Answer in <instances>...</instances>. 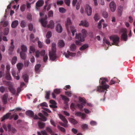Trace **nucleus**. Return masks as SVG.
I'll return each mask as SVG.
<instances>
[{"mask_svg":"<svg viewBox=\"0 0 135 135\" xmlns=\"http://www.w3.org/2000/svg\"><path fill=\"white\" fill-rule=\"evenodd\" d=\"M108 82V81L107 78L104 77L101 78L99 82L102 85L97 87V91L100 92H105V94L106 93V91L107 90V89L109 87V85L105 84L106 82Z\"/></svg>","mask_w":135,"mask_h":135,"instance_id":"1","label":"nucleus"},{"mask_svg":"<svg viewBox=\"0 0 135 135\" xmlns=\"http://www.w3.org/2000/svg\"><path fill=\"white\" fill-rule=\"evenodd\" d=\"M56 45L55 43H52V51L49 52V55L50 59L52 60H55L56 56Z\"/></svg>","mask_w":135,"mask_h":135,"instance_id":"2","label":"nucleus"},{"mask_svg":"<svg viewBox=\"0 0 135 135\" xmlns=\"http://www.w3.org/2000/svg\"><path fill=\"white\" fill-rule=\"evenodd\" d=\"M82 33L83 34V35L81 33H79L77 34H76L75 38L76 39H78L79 40L81 41H83L84 40V38L86 36L87 31L84 29H83L81 31Z\"/></svg>","mask_w":135,"mask_h":135,"instance_id":"3","label":"nucleus"},{"mask_svg":"<svg viewBox=\"0 0 135 135\" xmlns=\"http://www.w3.org/2000/svg\"><path fill=\"white\" fill-rule=\"evenodd\" d=\"M110 40L113 41L112 45L118 46V44L119 42L120 38L117 35H112L109 37Z\"/></svg>","mask_w":135,"mask_h":135,"instance_id":"4","label":"nucleus"},{"mask_svg":"<svg viewBox=\"0 0 135 135\" xmlns=\"http://www.w3.org/2000/svg\"><path fill=\"white\" fill-rule=\"evenodd\" d=\"M3 127L6 131L7 130V127L8 132H11L13 133H14L17 132L15 128L11 127V126L10 124H8L7 126L6 125L3 124Z\"/></svg>","mask_w":135,"mask_h":135,"instance_id":"5","label":"nucleus"},{"mask_svg":"<svg viewBox=\"0 0 135 135\" xmlns=\"http://www.w3.org/2000/svg\"><path fill=\"white\" fill-rule=\"evenodd\" d=\"M58 116L62 120L64 123L61 122L59 123V124L62 126L65 127H68L67 123L68 122L65 117L60 114H58Z\"/></svg>","mask_w":135,"mask_h":135,"instance_id":"6","label":"nucleus"},{"mask_svg":"<svg viewBox=\"0 0 135 135\" xmlns=\"http://www.w3.org/2000/svg\"><path fill=\"white\" fill-rule=\"evenodd\" d=\"M6 85L8 86V89L9 91L13 95H15L16 94V90L13 87V85L12 83L10 81H6Z\"/></svg>","mask_w":135,"mask_h":135,"instance_id":"7","label":"nucleus"},{"mask_svg":"<svg viewBox=\"0 0 135 135\" xmlns=\"http://www.w3.org/2000/svg\"><path fill=\"white\" fill-rule=\"evenodd\" d=\"M121 32L123 33L121 35V39L125 41H126L127 40L128 36L127 34V30L126 28H122L120 30Z\"/></svg>","mask_w":135,"mask_h":135,"instance_id":"8","label":"nucleus"},{"mask_svg":"<svg viewBox=\"0 0 135 135\" xmlns=\"http://www.w3.org/2000/svg\"><path fill=\"white\" fill-rule=\"evenodd\" d=\"M38 115L41 117V118H39L36 115H35L33 117L34 119H39L43 121H46L47 120V118L44 115L41 113H40L38 114Z\"/></svg>","mask_w":135,"mask_h":135,"instance_id":"9","label":"nucleus"},{"mask_svg":"<svg viewBox=\"0 0 135 135\" xmlns=\"http://www.w3.org/2000/svg\"><path fill=\"white\" fill-rule=\"evenodd\" d=\"M79 100L80 102H82L81 104L78 103L77 104V106L80 109H82L84 106V104H85L86 102L84 99L81 98H79Z\"/></svg>","mask_w":135,"mask_h":135,"instance_id":"10","label":"nucleus"},{"mask_svg":"<svg viewBox=\"0 0 135 135\" xmlns=\"http://www.w3.org/2000/svg\"><path fill=\"white\" fill-rule=\"evenodd\" d=\"M47 16L46 15L45 16V18H41L39 19V21L41 23L42 26L44 27H46L47 24Z\"/></svg>","mask_w":135,"mask_h":135,"instance_id":"11","label":"nucleus"},{"mask_svg":"<svg viewBox=\"0 0 135 135\" xmlns=\"http://www.w3.org/2000/svg\"><path fill=\"white\" fill-rule=\"evenodd\" d=\"M85 11L88 16L91 15L92 13L91 8L89 5L87 4L86 6Z\"/></svg>","mask_w":135,"mask_h":135,"instance_id":"12","label":"nucleus"},{"mask_svg":"<svg viewBox=\"0 0 135 135\" xmlns=\"http://www.w3.org/2000/svg\"><path fill=\"white\" fill-rule=\"evenodd\" d=\"M109 7L112 11L114 12L115 11L116 8V5L113 2H112L110 3Z\"/></svg>","mask_w":135,"mask_h":135,"instance_id":"13","label":"nucleus"},{"mask_svg":"<svg viewBox=\"0 0 135 135\" xmlns=\"http://www.w3.org/2000/svg\"><path fill=\"white\" fill-rule=\"evenodd\" d=\"M72 24L70 19L69 18L67 19L66 21L65 22V26L66 29L68 31H69V26L71 25Z\"/></svg>","mask_w":135,"mask_h":135,"instance_id":"14","label":"nucleus"},{"mask_svg":"<svg viewBox=\"0 0 135 135\" xmlns=\"http://www.w3.org/2000/svg\"><path fill=\"white\" fill-rule=\"evenodd\" d=\"M56 29V31L58 33H61L62 31V27L60 24L59 23L57 24Z\"/></svg>","mask_w":135,"mask_h":135,"instance_id":"15","label":"nucleus"},{"mask_svg":"<svg viewBox=\"0 0 135 135\" xmlns=\"http://www.w3.org/2000/svg\"><path fill=\"white\" fill-rule=\"evenodd\" d=\"M8 97V95L7 93L3 95L2 100L4 104H5L7 103Z\"/></svg>","mask_w":135,"mask_h":135,"instance_id":"16","label":"nucleus"},{"mask_svg":"<svg viewBox=\"0 0 135 135\" xmlns=\"http://www.w3.org/2000/svg\"><path fill=\"white\" fill-rule=\"evenodd\" d=\"M79 26H83L85 27H88L89 26L88 23L86 21H81L80 23L79 24Z\"/></svg>","mask_w":135,"mask_h":135,"instance_id":"17","label":"nucleus"},{"mask_svg":"<svg viewBox=\"0 0 135 135\" xmlns=\"http://www.w3.org/2000/svg\"><path fill=\"white\" fill-rule=\"evenodd\" d=\"M18 24V21L17 20H15L12 22L11 26L12 28H14L17 27Z\"/></svg>","mask_w":135,"mask_h":135,"instance_id":"18","label":"nucleus"},{"mask_svg":"<svg viewBox=\"0 0 135 135\" xmlns=\"http://www.w3.org/2000/svg\"><path fill=\"white\" fill-rule=\"evenodd\" d=\"M54 21L52 20H51L49 22V23L47 26L48 28H50L51 29H52L54 26Z\"/></svg>","mask_w":135,"mask_h":135,"instance_id":"19","label":"nucleus"},{"mask_svg":"<svg viewBox=\"0 0 135 135\" xmlns=\"http://www.w3.org/2000/svg\"><path fill=\"white\" fill-rule=\"evenodd\" d=\"M75 54L69 51H67V54H66L65 55V56L67 58H68L69 56L74 57L75 55Z\"/></svg>","mask_w":135,"mask_h":135,"instance_id":"20","label":"nucleus"},{"mask_svg":"<svg viewBox=\"0 0 135 135\" xmlns=\"http://www.w3.org/2000/svg\"><path fill=\"white\" fill-rule=\"evenodd\" d=\"M44 3V1L43 0H40L38 1L36 4V8H37V7H40L42 6Z\"/></svg>","mask_w":135,"mask_h":135,"instance_id":"21","label":"nucleus"},{"mask_svg":"<svg viewBox=\"0 0 135 135\" xmlns=\"http://www.w3.org/2000/svg\"><path fill=\"white\" fill-rule=\"evenodd\" d=\"M26 114L27 115L30 117H33L34 115L33 112L31 110L27 111L26 112Z\"/></svg>","mask_w":135,"mask_h":135,"instance_id":"22","label":"nucleus"},{"mask_svg":"<svg viewBox=\"0 0 135 135\" xmlns=\"http://www.w3.org/2000/svg\"><path fill=\"white\" fill-rule=\"evenodd\" d=\"M16 66L18 71L20 72L23 67V64L21 63H18L17 64Z\"/></svg>","mask_w":135,"mask_h":135,"instance_id":"23","label":"nucleus"},{"mask_svg":"<svg viewBox=\"0 0 135 135\" xmlns=\"http://www.w3.org/2000/svg\"><path fill=\"white\" fill-rule=\"evenodd\" d=\"M65 45V44L63 40H60L59 41L58 45L59 47H63Z\"/></svg>","mask_w":135,"mask_h":135,"instance_id":"24","label":"nucleus"},{"mask_svg":"<svg viewBox=\"0 0 135 135\" xmlns=\"http://www.w3.org/2000/svg\"><path fill=\"white\" fill-rule=\"evenodd\" d=\"M25 52L23 51H21L20 52V57L23 60L25 59L26 57V55Z\"/></svg>","mask_w":135,"mask_h":135,"instance_id":"25","label":"nucleus"},{"mask_svg":"<svg viewBox=\"0 0 135 135\" xmlns=\"http://www.w3.org/2000/svg\"><path fill=\"white\" fill-rule=\"evenodd\" d=\"M11 114V113H8L4 115L1 120V121H3L5 119L8 118Z\"/></svg>","mask_w":135,"mask_h":135,"instance_id":"26","label":"nucleus"},{"mask_svg":"<svg viewBox=\"0 0 135 135\" xmlns=\"http://www.w3.org/2000/svg\"><path fill=\"white\" fill-rule=\"evenodd\" d=\"M61 96L62 99L64 101L65 103H67L69 100V98L66 96L62 95H61Z\"/></svg>","mask_w":135,"mask_h":135,"instance_id":"27","label":"nucleus"},{"mask_svg":"<svg viewBox=\"0 0 135 135\" xmlns=\"http://www.w3.org/2000/svg\"><path fill=\"white\" fill-rule=\"evenodd\" d=\"M38 124L39 127L41 129L44 128L45 126V123L40 122H38Z\"/></svg>","mask_w":135,"mask_h":135,"instance_id":"28","label":"nucleus"},{"mask_svg":"<svg viewBox=\"0 0 135 135\" xmlns=\"http://www.w3.org/2000/svg\"><path fill=\"white\" fill-rule=\"evenodd\" d=\"M70 28L72 34V35L73 36L74 35L75 33L76 32V29L74 27L72 26H70Z\"/></svg>","mask_w":135,"mask_h":135,"instance_id":"29","label":"nucleus"},{"mask_svg":"<svg viewBox=\"0 0 135 135\" xmlns=\"http://www.w3.org/2000/svg\"><path fill=\"white\" fill-rule=\"evenodd\" d=\"M76 46L74 44H73L71 45L70 46V50L74 51L76 49Z\"/></svg>","mask_w":135,"mask_h":135,"instance_id":"30","label":"nucleus"},{"mask_svg":"<svg viewBox=\"0 0 135 135\" xmlns=\"http://www.w3.org/2000/svg\"><path fill=\"white\" fill-rule=\"evenodd\" d=\"M9 31V29L7 27L5 28L3 31V34L4 35H7Z\"/></svg>","mask_w":135,"mask_h":135,"instance_id":"31","label":"nucleus"},{"mask_svg":"<svg viewBox=\"0 0 135 135\" xmlns=\"http://www.w3.org/2000/svg\"><path fill=\"white\" fill-rule=\"evenodd\" d=\"M21 49L22 51L23 52H26L27 51V48L26 46L24 45H22L21 46Z\"/></svg>","mask_w":135,"mask_h":135,"instance_id":"32","label":"nucleus"},{"mask_svg":"<svg viewBox=\"0 0 135 135\" xmlns=\"http://www.w3.org/2000/svg\"><path fill=\"white\" fill-rule=\"evenodd\" d=\"M118 12L119 15L120 16L122 14L123 11V7L120 6L118 7Z\"/></svg>","mask_w":135,"mask_h":135,"instance_id":"33","label":"nucleus"},{"mask_svg":"<svg viewBox=\"0 0 135 135\" xmlns=\"http://www.w3.org/2000/svg\"><path fill=\"white\" fill-rule=\"evenodd\" d=\"M17 60V58L16 56L13 57L12 60V64L13 65H14L16 62Z\"/></svg>","mask_w":135,"mask_h":135,"instance_id":"34","label":"nucleus"},{"mask_svg":"<svg viewBox=\"0 0 135 135\" xmlns=\"http://www.w3.org/2000/svg\"><path fill=\"white\" fill-rule=\"evenodd\" d=\"M88 45L87 44H84L81 46L80 48V50L81 51L84 50L88 47Z\"/></svg>","mask_w":135,"mask_h":135,"instance_id":"35","label":"nucleus"},{"mask_svg":"<svg viewBox=\"0 0 135 135\" xmlns=\"http://www.w3.org/2000/svg\"><path fill=\"white\" fill-rule=\"evenodd\" d=\"M69 120L72 123L74 124H76L77 123V121L74 119L70 118L69 119Z\"/></svg>","mask_w":135,"mask_h":135,"instance_id":"36","label":"nucleus"},{"mask_svg":"<svg viewBox=\"0 0 135 135\" xmlns=\"http://www.w3.org/2000/svg\"><path fill=\"white\" fill-rule=\"evenodd\" d=\"M46 129L47 131L51 134L54 132L51 128L49 127H47L46 128Z\"/></svg>","mask_w":135,"mask_h":135,"instance_id":"37","label":"nucleus"},{"mask_svg":"<svg viewBox=\"0 0 135 135\" xmlns=\"http://www.w3.org/2000/svg\"><path fill=\"white\" fill-rule=\"evenodd\" d=\"M35 51V48L32 46H31L30 47V53L31 54L34 52Z\"/></svg>","mask_w":135,"mask_h":135,"instance_id":"38","label":"nucleus"},{"mask_svg":"<svg viewBox=\"0 0 135 135\" xmlns=\"http://www.w3.org/2000/svg\"><path fill=\"white\" fill-rule=\"evenodd\" d=\"M57 128L60 129L61 132L65 133V128L62 127L58 125L57 126Z\"/></svg>","mask_w":135,"mask_h":135,"instance_id":"39","label":"nucleus"},{"mask_svg":"<svg viewBox=\"0 0 135 135\" xmlns=\"http://www.w3.org/2000/svg\"><path fill=\"white\" fill-rule=\"evenodd\" d=\"M26 23L23 20L21 21L20 26L22 27L23 28L25 27L26 26Z\"/></svg>","mask_w":135,"mask_h":135,"instance_id":"40","label":"nucleus"},{"mask_svg":"<svg viewBox=\"0 0 135 135\" xmlns=\"http://www.w3.org/2000/svg\"><path fill=\"white\" fill-rule=\"evenodd\" d=\"M51 36V32L50 31L48 32L46 35V37L47 38H49Z\"/></svg>","mask_w":135,"mask_h":135,"instance_id":"41","label":"nucleus"},{"mask_svg":"<svg viewBox=\"0 0 135 135\" xmlns=\"http://www.w3.org/2000/svg\"><path fill=\"white\" fill-rule=\"evenodd\" d=\"M82 128L84 130L88 129V125L86 124H83L81 126Z\"/></svg>","mask_w":135,"mask_h":135,"instance_id":"42","label":"nucleus"},{"mask_svg":"<svg viewBox=\"0 0 135 135\" xmlns=\"http://www.w3.org/2000/svg\"><path fill=\"white\" fill-rule=\"evenodd\" d=\"M59 10L60 12L62 13H64L66 12V10L63 7H60L59 8Z\"/></svg>","mask_w":135,"mask_h":135,"instance_id":"43","label":"nucleus"},{"mask_svg":"<svg viewBox=\"0 0 135 135\" xmlns=\"http://www.w3.org/2000/svg\"><path fill=\"white\" fill-rule=\"evenodd\" d=\"M41 66V65L40 64H38L37 65H36L35 67V70L36 71H38L39 69L40 68Z\"/></svg>","mask_w":135,"mask_h":135,"instance_id":"44","label":"nucleus"},{"mask_svg":"<svg viewBox=\"0 0 135 135\" xmlns=\"http://www.w3.org/2000/svg\"><path fill=\"white\" fill-rule=\"evenodd\" d=\"M103 41L105 43L108 45H110V43L109 41L108 40L106 39L105 38H103Z\"/></svg>","mask_w":135,"mask_h":135,"instance_id":"45","label":"nucleus"},{"mask_svg":"<svg viewBox=\"0 0 135 135\" xmlns=\"http://www.w3.org/2000/svg\"><path fill=\"white\" fill-rule=\"evenodd\" d=\"M34 38V35L33 34H31L30 36V40L31 41L33 42H34L35 41L33 40Z\"/></svg>","mask_w":135,"mask_h":135,"instance_id":"46","label":"nucleus"},{"mask_svg":"<svg viewBox=\"0 0 135 135\" xmlns=\"http://www.w3.org/2000/svg\"><path fill=\"white\" fill-rule=\"evenodd\" d=\"M60 92L61 91L60 89H56L54 90V93L57 94H59Z\"/></svg>","mask_w":135,"mask_h":135,"instance_id":"47","label":"nucleus"},{"mask_svg":"<svg viewBox=\"0 0 135 135\" xmlns=\"http://www.w3.org/2000/svg\"><path fill=\"white\" fill-rule=\"evenodd\" d=\"M95 21H97L99 19V17L97 14L95 15L94 17Z\"/></svg>","mask_w":135,"mask_h":135,"instance_id":"48","label":"nucleus"},{"mask_svg":"<svg viewBox=\"0 0 135 135\" xmlns=\"http://www.w3.org/2000/svg\"><path fill=\"white\" fill-rule=\"evenodd\" d=\"M50 91H47L46 92V95L45 96V98L47 99H49V96L50 94Z\"/></svg>","mask_w":135,"mask_h":135,"instance_id":"49","label":"nucleus"},{"mask_svg":"<svg viewBox=\"0 0 135 135\" xmlns=\"http://www.w3.org/2000/svg\"><path fill=\"white\" fill-rule=\"evenodd\" d=\"M65 94L69 97H70L71 96V91H66L65 92Z\"/></svg>","mask_w":135,"mask_h":135,"instance_id":"50","label":"nucleus"},{"mask_svg":"<svg viewBox=\"0 0 135 135\" xmlns=\"http://www.w3.org/2000/svg\"><path fill=\"white\" fill-rule=\"evenodd\" d=\"M28 27L30 31H32V30L33 29V25L32 23H30L28 25Z\"/></svg>","mask_w":135,"mask_h":135,"instance_id":"51","label":"nucleus"},{"mask_svg":"<svg viewBox=\"0 0 135 135\" xmlns=\"http://www.w3.org/2000/svg\"><path fill=\"white\" fill-rule=\"evenodd\" d=\"M43 56V61L44 62H46L48 59V57L47 55H45Z\"/></svg>","mask_w":135,"mask_h":135,"instance_id":"52","label":"nucleus"},{"mask_svg":"<svg viewBox=\"0 0 135 135\" xmlns=\"http://www.w3.org/2000/svg\"><path fill=\"white\" fill-rule=\"evenodd\" d=\"M103 15L104 17L105 18H107L108 16V14L106 12H104L103 13Z\"/></svg>","mask_w":135,"mask_h":135,"instance_id":"53","label":"nucleus"},{"mask_svg":"<svg viewBox=\"0 0 135 135\" xmlns=\"http://www.w3.org/2000/svg\"><path fill=\"white\" fill-rule=\"evenodd\" d=\"M53 12L51 10L48 13V16L49 17H52L53 16Z\"/></svg>","mask_w":135,"mask_h":135,"instance_id":"54","label":"nucleus"},{"mask_svg":"<svg viewBox=\"0 0 135 135\" xmlns=\"http://www.w3.org/2000/svg\"><path fill=\"white\" fill-rule=\"evenodd\" d=\"M64 2L68 6H69L70 3V0H64Z\"/></svg>","mask_w":135,"mask_h":135,"instance_id":"55","label":"nucleus"},{"mask_svg":"<svg viewBox=\"0 0 135 135\" xmlns=\"http://www.w3.org/2000/svg\"><path fill=\"white\" fill-rule=\"evenodd\" d=\"M15 47L14 45L11 46L9 47V51H13Z\"/></svg>","mask_w":135,"mask_h":135,"instance_id":"56","label":"nucleus"},{"mask_svg":"<svg viewBox=\"0 0 135 135\" xmlns=\"http://www.w3.org/2000/svg\"><path fill=\"white\" fill-rule=\"evenodd\" d=\"M63 1L61 0L60 1H58L57 2V5H62L63 3Z\"/></svg>","mask_w":135,"mask_h":135,"instance_id":"57","label":"nucleus"},{"mask_svg":"<svg viewBox=\"0 0 135 135\" xmlns=\"http://www.w3.org/2000/svg\"><path fill=\"white\" fill-rule=\"evenodd\" d=\"M29 61L27 60H25L24 61V65L25 66L27 67L29 64Z\"/></svg>","mask_w":135,"mask_h":135,"instance_id":"58","label":"nucleus"},{"mask_svg":"<svg viewBox=\"0 0 135 135\" xmlns=\"http://www.w3.org/2000/svg\"><path fill=\"white\" fill-rule=\"evenodd\" d=\"M76 106H77V104L76 105H75V104L72 103L71 104V105L70 107L72 108H73L75 109Z\"/></svg>","mask_w":135,"mask_h":135,"instance_id":"59","label":"nucleus"},{"mask_svg":"<svg viewBox=\"0 0 135 135\" xmlns=\"http://www.w3.org/2000/svg\"><path fill=\"white\" fill-rule=\"evenodd\" d=\"M40 54V52L39 50H37L36 51V56L38 58L39 57Z\"/></svg>","mask_w":135,"mask_h":135,"instance_id":"60","label":"nucleus"},{"mask_svg":"<svg viewBox=\"0 0 135 135\" xmlns=\"http://www.w3.org/2000/svg\"><path fill=\"white\" fill-rule=\"evenodd\" d=\"M40 52V55L43 56L45 55V51L44 50H42Z\"/></svg>","mask_w":135,"mask_h":135,"instance_id":"61","label":"nucleus"},{"mask_svg":"<svg viewBox=\"0 0 135 135\" xmlns=\"http://www.w3.org/2000/svg\"><path fill=\"white\" fill-rule=\"evenodd\" d=\"M41 106H45L46 107H48V105L47 103L45 102H44L40 104Z\"/></svg>","mask_w":135,"mask_h":135,"instance_id":"62","label":"nucleus"},{"mask_svg":"<svg viewBox=\"0 0 135 135\" xmlns=\"http://www.w3.org/2000/svg\"><path fill=\"white\" fill-rule=\"evenodd\" d=\"M8 24V21H6L4 22L3 24V27H5L7 26Z\"/></svg>","mask_w":135,"mask_h":135,"instance_id":"63","label":"nucleus"},{"mask_svg":"<svg viewBox=\"0 0 135 135\" xmlns=\"http://www.w3.org/2000/svg\"><path fill=\"white\" fill-rule=\"evenodd\" d=\"M25 8V5H22L21 7V9L22 11H24Z\"/></svg>","mask_w":135,"mask_h":135,"instance_id":"64","label":"nucleus"}]
</instances>
